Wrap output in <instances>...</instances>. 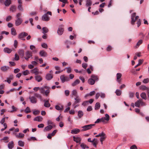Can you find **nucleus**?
<instances>
[{
    "mask_svg": "<svg viewBox=\"0 0 149 149\" xmlns=\"http://www.w3.org/2000/svg\"><path fill=\"white\" fill-rule=\"evenodd\" d=\"M146 104L145 102H143V100L140 99L135 102V106L137 107H139L140 105L141 106H145Z\"/></svg>",
    "mask_w": 149,
    "mask_h": 149,
    "instance_id": "f257e3e1",
    "label": "nucleus"
},
{
    "mask_svg": "<svg viewBox=\"0 0 149 149\" xmlns=\"http://www.w3.org/2000/svg\"><path fill=\"white\" fill-rule=\"evenodd\" d=\"M48 15H52V13L50 11H48L42 17V20L45 21H48L50 20V18Z\"/></svg>",
    "mask_w": 149,
    "mask_h": 149,
    "instance_id": "f03ea898",
    "label": "nucleus"
},
{
    "mask_svg": "<svg viewBox=\"0 0 149 149\" xmlns=\"http://www.w3.org/2000/svg\"><path fill=\"white\" fill-rule=\"evenodd\" d=\"M25 56L24 57L25 59L26 60H28L29 58L32 57V53L31 51H28L26 52Z\"/></svg>",
    "mask_w": 149,
    "mask_h": 149,
    "instance_id": "7ed1b4c3",
    "label": "nucleus"
},
{
    "mask_svg": "<svg viewBox=\"0 0 149 149\" xmlns=\"http://www.w3.org/2000/svg\"><path fill=\"white\" fill-rule=\"evenodd\" d=\"M53 72L52 70L49 71V73L46 74L45 78L47 80H51L53 77Z\"/></svg>",
    "mask_w": 149,
    "mask_h": 149,
    "instance_id": "20e7f679",
    "label": "nucleus"
},
{
    "mask_svg": "<svg viewBox=\"0 0 149 149\" xmlns=\"http://www.w3.org/2000/svg\"><path fill=\"white\" fill-rule=\"evenodd\" d=\"M95 125L94 124H90L85 125L82 127L83 129L82 130V131H85L91 129L93 126Z\"/></svg>",
    "mask_w": 149,
    "mask_h": 149,
    "instance_id": "39448f33",
    "label": "nucleus"
},
{
    "mask_svg": "<svg viewBox=\"0 0 149 149\" xmlns=\"http://www.w3.org/2000/svg\"><path fill=\"white\" fill-rule=\"evenodd\" d=\"M60 79L62 83L69 81V78L68 77L65 76L64 75H61L60 76Z\"/></svg>",
    "mask_w": 149,
    "mask_h": 149,
    "instance_id": "423d86ee",
    "label": "nucleus"
},
{
    "mask_svg": "<svg viewBox=\"0 0 149 149\" xmlns=\"http://www.w3.org/2000/svg\"><path fill=\"white\" fill-rule=\"evenodd\" d=\"M116 81L119 84H121V78L122 76V75L120 73H117L116 74Z\"/></svg>",
    "mask_w": 149,
    "mask_h": 149,
    "instance_id": "0eeeda50",
    "label": "nucleus"
},
{
    "mask_svg": "<svg viewBox=\"0 0 149 149\" xmlns=\"http://www.w3.org/2000/svg\"><path fill=\"white\" fill-rule=\"evenodd\" d=\"M101 120V122L104 123L105 122V120L107 121H108L109 120V116L107 114H106L105 115V117H102L100 118Z\"/></svg>",
    "mask_w": 149,
    "mask_h": 149,
    "instance_id": "6e6552de",
    "label": "nucleus"
},
{
    "mask_svg": "<svg viewBox=\"0 0 149 149\" xmlns=\"http://www.w3.org/2000/svg\"><path fill=\"white\" fill-rule=\"evenodd\" d=\"M29 99L31 102L33 104H36L37 102V99L35 96H30Z\"/></svg>",
    "mask_w": 149,
    "mask_h": 149,
    "instance_id": "1a4fd4ad",
    "label": "nucleus"
},
{
    "mask_svg": "<svg viewBox=\"0 0 149 149\" xmlns=\"http://www.w3.org/2000/svg\"><path fill=\"white\" fill-rule=\"evenodd\" d=\"M28 34L25 32H23L20 33L18 36V38L21 39H23L24 37L27 36Z\"/></svg>",
    "mask_w": 149,
    "mask_h": 149,
    "instance_id": "9d476101",
    "label": "nucleus"
},
{
    "mask_svg": "<svg viewBox=\"0 0 149 149\" xmlns=\"http://www.w3.org/2000/svg\"><path fill=\"white\" fill-rule=\"evenodd\" d=\"M136 15V13H134L132 14L131 15V24L132 25H134V24H135V20H134V18H135Z\"/></svg>",
    "mask_w": 149,
    "mask_h": 149,
    "instance_id": "9b49d317",
    "label": "nucleus"
},
{
    "mask_svg": "<svg viewBox=\"0 0 149 149\" xmlns=\"http://www.w3.org/2000/svg\"><path fill=\"white\" fill-rule=\"evenodd\" d=\"M22 18H18L15 20V24L16 26L19 25L22 22Z\"/></svg>",
    "mask_w": 149,
    "mask_h": 149,
    "instance_id": "f8f14e48",
    "label": "nucleus"
},
{
    "mask_svg": "<svg viewBox=\"0 0 149 149\" xmlns=\"http://www.w3.org/2000/svg\"><path fill=\"white\" fill-rule=\"evenodd\" d=\"M73 140L77 143H80L81 140V138L79 137H75L74 136L73 137Z\"/></svg>",
    "mask_w": 149,
    "mask_h": 149,
    "instance_id": "ddd939ff",
    "label": "nucleus"
},
{
    "mask_svg": "<svg viewBox=\"0 0 149 149\" xmlns=\"http://www.w3.org/2000/svg\"><path fill=\"white\" fill-rule=\"evenodd\" d=\"M14 144L13 141L9 142L8 144V148L9 149H12L14 147Z\"/></svg>",
    "mask_w": 149,
    "mask_h": 149,
    "instance_id": "4468645a",
    "label": "nucleus"
},
{
    "mask_svg": "<svg viewBox=\"0 0 149 149\" xmlns=\"http://www.w3.org/2000/svg\"><path fill=\"white\" fill-rule=\"evenodd\" d=\"M80 131V130L77 128L71 130V133L72 134H77Z\"/></svg>",
    "mask_w": 149,
    "mask_h": 149,
    "instance_id": "2eb2a0df",
    "label": "nucleus"
},
{
    "mask_svg": "<svg viewBox=\"0 0 149 149\" xmlns=\"http://www.w3.org/2000/svg\"><path fill=\"white\" fill-rule=\"evenodd\" d=\"M43 101L44 102V106L45 107H50V104L49 103L48 100H44Z\"/></svg>",
    "mask_w": 149,
    "mask_h": 149,
    "instance_id": "dca6fc26",
    "label": "nucleus"
},
{
    "mask_svg": "<svg viewBox=\"0 0 149 149\" xmlns=\"http://www.w3.org/2000/svg\"><path fill=\"white\" fill-rule=\"evenodd\" d=\"M48 88V87L47 86H44L43 88H40V93L43 95L44 94V93L45 91V89H47Z\"/></svg>",
    "mask_w": 149,
    "mask_h": 149,
    "instance_id": "f3484780",
    "label": "nucleus"
},
{
    "mask_svg": "<svg viewBox=\"0 0 149 149\" xmlns=\"http://www.w3.org/2000/svg\"><path fill=\"white\" fill-rule=\"evenodd\" d=\"M40 55L42 57H45L47 56V53L44 50L40 51L39 53Z\"/></svg>",
    "mask_w": 149,
    "mask_h": 149,
    "instance_id": "a211bd4d",
    "label": "nucleus"
},
{
    "mask_svg": "<svg viewBox=\"0 0 149 149\" xmlns=\"http://www.w3.org/2000/svg\"><path fill=\"white\" fill-rule=\"evenodd\" d=\"M43 118L41 116H38L35 117L33 119L34 121H37L38 122H41L42 121Z\"/></svg>",
    "mask_w": 149,
    "mask_h": 149,
    "instance_id": "6ab92c4d",
    "label": "nucleus"
},
{
    "mask_svg": "<svg viewBox=\"0 0 149 149\" xmlns=\"http://www.w3.org/2000/svg\"><path fill=\"white\" fill-rule=\"evenodd\" d=\"M80 81L79 79H77L73 82L72 83L71 85L72 86H75L76 85L79 84Z\"/></svg>",
    "mask_w": 149,
    "mask_h": 149,
    "instance_id": "aec40b11",
    "label": "nucleus"
},
{
    "mask_svg": "<svg viewBox=\"0 0 149 149\" xmlns=\"http://www.w3.org/2000/svg\"><path fill=\"white\" fill-rule=\"evenodd\" d=\"M75 101L74 102L73 105L79 103L81 101V99L79 98V96H77L74 98Z\"/></svg>",
    "mask_w": 149,
    "mask_h": 149,
    "instance_id": "412c9836",
    "label": "nucleus"
},
{
    "mask_svg": "<svg viewBox=\"0 0 149 149\" xmlns=\"http://www.w3.org/2000/svg\"><path fill=\"white\" fill-rule=\"evenodd\" d=\"M18 54L21 57H23L24 55V51L22 49H19L18 51Z\"/></svg>",
    "mask_w": 149,
    "mask_h": 149,
    "instance_id": "4be33fe9",
    "label": "nucleus"
},
{
    "mask_svg": "<svg viewBox=\"0 0 149 149\" xmlns=\"http://www.w3.org/2000/svg\"><path fill=\"white\" fill-rule=\"evenodd\" d=\"M53 128V125H49L45 127L44 129V131L45 132L50 130Z\"/></svg>",
    "mask_w": 149,
    "mask_h": 149,
    "instance_id": "5701e85b",
    "label": "nucleus"
},
{
    "mask_svg": "<svg viewBox=\"0 0 149 149\" xmlns=\"http://www.w3.org/2000/svg\"><path fill=\"white\" fill-rule=\"evenodd\" d=\"M140 89L143 91L146 90L147 91H149V88L144 85H142L140 87Z\"/></svg>",
    "mask_w": 149,
    "mask_h": 149,
    "instance_id": "b1692460",
    "label": "nucleus"
},
{
    "mask_svg": "<svg viewBox=\"0 0 149 149\" xmlns=\"http://www.w3.org/2000/svg\"><path fill=\"white\" fill-rule=\"evenodd\" d=\"M56 109L57 110H62L64 108V107L63 105H61V106L58 105H56L55 106V107Z\"/></svg>",
    "mask_w": 149,
    "mask_h": 149,
    "instance_id": "393cba45",
    "label": "nucleus"
},
{
    "mask_svg": "<svg viewBox=\"0 0 149 149\" xmlns=\"http://www.w3.org/2000/svg\"><path fill=\"white\" fill-rule=\"evenodd\" d=\"M71 95L72 96H75L76 97L78 96L77 90L75 89L73 90L72 92Z\"/></svg>",
    "mask_w": 149,
    "mask_h": 149,
    "instance_id": "a878e982",
    "label": "nucleus"
},
{
    "mask_svg": "<svg viewBox=\"0 0 149 149\" xmlns=\"http://www.w3.org/2000/svg\"><path fill=\"white\" fill-rule=\"evenodd\" d=\"M35 79L38 82H39L42 81V78L40 75H37L35 77Z\"/></svg>",
    "mask_w": 149,
    "mask_h": 149,
    "instance_id": "bb28decb",
    "label": "nucleus"
},
{
    "mask_svg": "<svg viewBox=\"0 0 149 149\" xmlns=\"http://www.w3.org/2000/svg\"><path fill=\"white\" fill-rule=\"evenodd\" d=\"M64 30L63 28H59L57 31V33L60 35H61L63 32Z\"/></svg>",
    "mask_w": 149,
    "mask_h": 149,
    "instance_id": "cd10ccee",
    "label": "nucleus"
},
{
    "mask_svg": "<svg viewBox=\"0 0 149 149\" xmlns=\"http://www.w3.org/2000/svg\"><path fill=\"white\" fill-rule=\"evenodd\" d=\"M141 97L143 99L146 100L147 99V96L146 93L144 92H142L140 94Z\"/></svg>",
    "mask_w": 149,
    "mask_h": 149,
    "instance_id": "c85d7f7f",
    "label": "nucleus"
},
{
    "mask_svg": "<svg viewBox=\"0 0 149 149\" xmlns=\"http://www.w3.org/2000/svg\"><path fill=\"white\" fill-rule=\"evenodd\" d=\"M12 50L8 48H5L3 49V51L5 52H6L8 53H10L12 52Z\"/></svg>",
    "mask_w": 149,
    "mask_h": 149,
    "instance_id": "c756f323",
    "label": "nucleus"
},
{
    "mask_svg": "<svg viewBox=\"0 0 149 149\" xmlns=\"http://www.w3.org/2000/svg\"><path fill=\"white\" fill-rule=\"evenodd\" d=\"M88 82L90 85H93L95 83V81L93 79L90 78L88 79Z\"/></svg>",
    "mask_w": 149,
    "mask_h": 149,
    "instance_id": "7c9ffc66",
    "label": "nucleus"
},
{
    "mask_svg": "<svg viewBox=\"0 0 149 149\" xmlns=\"http://www.w3.org/2000/svg\"><path fill=\"white\" fill-rule=\"evenodd\" d=\"M11 0H6L4 2V4L6 6H9L11 4Z\"/></svg>",
    "mask_w": 149,
    "mask_h": 149,
    "instance_id": "2f4dec72",
    "label": "nucleus"
},
{
    "mask_svg": "<svg viewBox=\"0 0 149 149\" xmlns=\"http://www.w3.org/2000/svg\"><path fill=\"white\" fill-rule=\"evenodd\" d=\"M10 11H11L13 12H15L16 10V6H12L10 8Z\"/></svg>",
    "mask_w": 149,
    "mask_h": 149,
    "instance_id": "473e14b6",
    "label": "nucleus"
},
{
    "mask_svg": "<svg viewBox=\"0 0 149 149\" xmlns=\"http://www.w3.org/2000/svg\"><path fill=\"white\" fill-rule=\"evenodd\" d=\"M91 78L93 79V80H94L95 82V81H97L98 80V77L94 74H93L91 75Z\"/></svg>",
    "mask_w": 149,
    "mask_h": 149,
    "instance_id": "72a5a7b5",
    "label": "nucleus"
},
{
    "mask_svg": "<svg viewBox=\"0 0 149 149\" xmlns=\"http://www.w3.org/2000/svg\"><path fill=\"white\" fill-rule=\"evenodd\" d=\"M115 93L117 95L119 96L121 95L122 91L121 90L117 89L115 91Z\"/></svg>",
    "mask_w": 149,
    "mask_h": 149,
    "instance_id": "f704fd0d",
    "label": "nucleus"
},
{
    "mask_svg": "<svg viewBox=\"0 0 149 149\" xmlns=\"http://www.w3.org/2000/svg\"><path fill=\"white\" fill-rule=\"evenodd\" d=\"M31 71L32 73L35 74L36 75L38 74V70L37 68H35L32 70Z\"/></svg>",
    "mask_w": 149,
    "mask_h": 149,
    "instance_id": "c9c22d12",
    "label": "nucleus"
},
{
    "mask_svg": "<svg viewBox=\"0 0 149 149\" xmlns=\"http://www.w3.org/2000/svg\"><path fill=\"white\" fill-rule=\"evenodd\" d=\"M84 115V113L81 111H79L78 112V116L79 118H81Z\"/></svg>",
    "mask_w": 149,
    "mask_h": 149,
    "instance_id": "e433bc0d",
    "label": "nucleus"
},
{
    "mask_svg": "<svg viewBox=\"0 0 149 149\" xmlns=\"http://www.w3.org/2000/svg\"><path fill=\"white\" fill-rule=\"evenodd\" d=\"M86 5L87 6H90L92 5V3L91 0H86Z\"/></svg>",
    "mask_w": 149,
    "mask_h": 149,
    "instance_id": "4c0bfd02",
    "label": "nucleus"
},
{
    "mask_svg": "<svg viewBox=\"0 0 149 149\" xmlns=\"http://www.w3.org/2000/svg\"><path fill=\"white\" fill-rule=\"evenodd\" d=\"M9 68L8 67L6 66H3L1 68V70L3 71H6Z\"/></svg>",
    "mask_w": 149,
    "mask_h": 149,
    "instance_id": "58836bf2",
    "label": "nucleus"
},
{
    "mask_svg": "<svg viewBox=\"0 0 149 149\" xmlns=\"http://www.w3.org/2000/svg\"><path fill=\"white\" fill-rule=\"evenodd\" d=\"M100 104L99 102H97L95 106V110H97L100 109Z\"/></svg>",
    "mask_w": 149,
    "mask_h": 149,
    "instance_id": "ea45409f",
    "label": "nucleus"
},
{
    "mask_svg": "<svg viewBox=\"0 0 149 149\" xmlns=\"http://www.w3.org/2000/svg\"><path fill=\"white\" fill-rule=\"evenodd\" d=\"M11 34L14 36H15L17 34L14 28H12L11 29Z\"/></svg>",
    "mask_w": 149,
    "mask_h": 149,
    "instance_id": "a19ab883",
    "label": "nucleus"
},
{
    "mask_svg": "<svg viewBox=\"0 0 149 149\" xmlns=\"http://www.w3.org/2000/svg\"><path fill=\"white\" fill-rule=\"evenodd\" d=\"M81 147L83 149H85L86 148H88L89 147L86 145L84 143H82L80 145Z\"/></svg>",
    "mask_w": 149,
    "mask_h": 149,
    "instance_id": "79ce46f5",
    "label": "nucleus"
},
{
    "mask_svg": "<svg viewBox=\"0 0 149 149\" xmlns=\"http://www.w3.org/2000/svg\"><path fill=\"white\" fill-rule=\"evenodd\" d=\"M105 135H106L103 132H102L101 133H100L98 135L95 136L96 137H101L102 136H105Z\"/></svg>",
    "mask_w": 149,
    "mask_h": 149,
    "instance_id": "37998d69",
    "label": "nucleus"
},
{
    "mask_svg": "<svg viewBox=\"0 0 149 149\" xmlns=\"http://www.w3.org/2000/svg\"><path fill=\"white\" fill-rule=\"evenodd\" d=\"M42 30L43 31L42 33H47L48 31V29L46 27H44L42 28Z\"/></svg>",
    "mask_w": 149,
    "mask_h": 149,
    "instance_id": "c03bdc74",
    "label": "nucleus"
},
{
    "mask_svg": "<svg viewBox=\"0 0 149 149\" xmlns=\"http://www.w3.org/2000/svg\"><path fill=\"white\" fill-rule=\"evenodd\" d=\"M143 42V40H139L138 42L137 43L136 48H137Z\"/></svg>",
    "mask_w": 149,
    "mask_h": 149,
    "instance_id": "a18cd8bd",
    "label": "nucleus"
},
{
    "mask_svg": "<svg viewBox=\"0 0 149 149\" xmlns=\"http://www.w3.org/2000/svg\"><path fill=\"white\" fill-rule=\"evenodd\" d=\"M18 145L21 147H23L24 145V142L22 141H19L18 142Z\"/></svg>",
    "mask_w": 149,
    "mask_h": 149,
    "instance_id": "49530a36",
    "label": "nucleus"
},
{
    "mask_svg": "<svg viewBox=\"0 0 149 149\" xmlns=\"http://www.w3.org/2000/svg\"><path fill=\"white\" fill-rule=\"evenodd\" d=\"M24 135L22 133H19L18 135H16V136L18 138H22L24 137Z\"/></svg>",
    "mask_w": 149,
    "mask_h": 149,
    "instance_id": "de8ad7c7",
    "label": "nucleus"
},
{
    "mask_svg": "<svg viewBox=\"0 0 149 149\" xmlns=\"http://www.w3.org/2000/svg\"><path fill=\"white\" fill-rule=\"evenodd\" d=\"M24 112L26 113H30L31 111H30V108L29 107H27L24 110Z\"/></svg>",
    "mask_w": 149,
    "mask_h": 149,
    "instance_id": "09e8293b",
    "label": "nucleus"
},
{
    "mask_svg": "<svg viewBox=\"0 0 149 149\" xmlns=\"http://www.w3.org/2000/svg\"><path fill=\"white\" fill-rule=\"evenodd\" d=\"M134 93L133 92L130 91L129 92V97L130 98H132L134 97Z\"/></svg>",
    "mask_w": 149,
    "mask_h": 149,
    "instance_id": "8fccbe9b",
    "label": "nucleus"
},
{
    "mask_svg": "<svg viewBox=\"0 0 149 149\" xmlns=\"http://www.w3.org/2000/svg\"><path fill=\"white\" fill-rule=\"evenodd\" d=\"M18 8L19 10L22 11H23V9L22 7V5L21 4H19L18 6Z\"/></svg>",
    "mask_w": 149,
    "mask_h": 149,
    "instance_id": "3c124183",
    "label": "nucleus"
},
{
    "mask_svg": "<svg viewBox=\"0 0 149 149\" xmlns=\"http://www.w3.org/2000/svg\"><path fill=\"white\" fill-rule=\"evenodd\" d=\"M64 70H66L67 73H70L71 72V68L70 67L65 68Z\"/></svg>",
    "mask_w": 149,
    "mask_h": 149,
    "instance_id": "603ef678",
    "label": "nucleus"
},
{
    "mask_svg": "<svg viewBox=\"0 0 149 149\" xmlns=\"http://www.w3.org/2000/svg\"><path fill=\"white\" fill-rule=\"evenodd\" d=\"M47 89L45 91V92L44 93V94L45 95L47 96L49 94V93H50V91L49 90V88Z\"/></svg>",
    "mask_w": 149,
    "mask_h": 149,
    "instance_id": "864d4df0",
    "label": "nucleus"
},
{
    "mask_svg": "<svg viewBox=\"0 0 149 149\" xmlns=\"http://www.w3.org/2000/svg\"><path fill=\"white\" fill-rule=\"evenodd\" d=\"M40 113V111L38 110H35L33 111V114L35 115L38 114Z\"/></svg>",
    "mask_w": 149,
    "mask_h": 149,
    "instance_id": "5fc2aeb1",
    "label": "nucleus"
},
{
    "mask_svg": "<svg viewBox=\"0 0 149 149\" xmlns=\"http://www.w3.org/2000/svg\"><path fill=\"white\" fill-rule=\"evenodd\" d=\"M12 108L13 110L10 111V112L12 113L14 111H17V108L15 107L14 106H12Z\"/></svg>",
    "mask_w": 149,
    "mask_h": 149,
    "instance_id": "6e6d98bb",
    "label": "nucleus"
},
{
    "mask_svg": "<svg viewBox=\"0 0 149 149\" xmlns=\"http://www.w3.org/2000/svg\"><path fill=\"white\" fill-rule=\"evenodd\" d=\"M8 137L7 136H5L2 139V140H5L6 141H5V143H8Z\"/></svg>",
    "mask_w": 149,
    "mask_h": 149,
    "instance_id": "4d7b16f0",
    "label": "nucleus"
},
{
    "mask_svg": "<svg viewBox=\"0 0 149 149\" xmlns=\"http://www.w3.org/2000/svg\"><path fill=\"white\" fill-rule=\"evenodd\" d=\"M149 81V79L148 78L145 79L143 81V83L146 84Z\"/></svg>",
    "mask_w": 149,
    "mask_h": 149,
    "instance_id": "13d9d810",
    "label": "nucleus"
},
{
    "mask_svg": "<svg viewBox=\"0 0 149 149\" xmlns=\"http://www.w3.org/2000/svg\"><path fill=\"white\" fill-rule=\"evenodd\" d=\"M12 17L11 16H9L6 19V21L7 22L10 21L12 19Z\"/></svg>",
    "mask_w": 149,
    "mask_h": 149,
    "instance_id": "bf43d9fd",
    "label": "nucleus"
},
{
    "mask_svg": "<svg viewBox=\"0 0 149 149\" xmlns=\"http://www.w3.org/2000/svg\"><path fill=\"white\" fill-rule=\"evenodd\" d=\"M42 47L44 48L47 49L48 47V46L47 44L43 43L42 45Z\"/></svg>",
    "mask_w": 149,
    "mask_h": 149,
    "instance_id": "052dcab7",
    "label": "nucleus"
},
{
    "mask_svg": "<svg viewBox=\"0 0 149 149\" xmlns=\"http://www.w3.org/2000/svg\"><path fill=\"white\" fill-rule=\"evenodd\" d=\"M136 23L137 24V27H139L141 24V20L140 19H138Z\"/></svg>",
    "mask_w": 149,
    "mask_h": 149,
    "instance_id": "680f3d73",
    "label": "nucleus"
},
{
    "mask_svg": "<svg viewBox=\"0 0 149 149\" xmlns=\"http://www.w3.org/2000/svg\"><path fill=\"white\" fill-rule=\"evenodd\" d=\"M19 56L17 54H15V59L16 61H18L19 59Z\"/></svg>",
    "mask_w": 149,
    "mask_h": 149,
    "instance_id": "e2e57ef3",
    "label": "nucleus"
},
{
    "mask_svg": "<svg viewBox=\"0 0 149 149\" xmlns=\"http://www.w3.org/2000/svg\"><path fill=\"white\" fill-rule=\"evenodd\" d=\"M100 93V96L102 98H104L105 97V95L104 93Z\"/></svg>",
    "mask_w": 149,
    "mask_h": 149,
    "instance_id": "0e129e2a",
    "label": "nucleus"
},
{
    "mask_svg": "<svg viewBox=\"0 0 149 149\" xmlns=\"http://www.w3.org/2000/svg\"><path fill=\"white\" fill-rule=\"evenodd\" d=\"M28 140L29 141H30L31 140H36V139L35 137H31L30 138L28 139Z\"/></svg>",
    "mask_w": 149,
    "mask_h": 149,
    "instance_id": "69168bd1",
    "label": "nucleus"
},
{
    "mask_svg": "<svg viewBox=\"0 0 149 149\" xmlns=\"http://www.w3.org/2000/svg\"><path fill=\"white\" fill-rule=\"evenodd\" d=\"M88 101H84L82 104V105L84 106H85L86 105H87L88 104Z\"/></svg>",
    "mask_w": 149,
    "mask_h": 149,
    "instance_id": "338daca9",
    "label": "nucleus"
},
{
    "mask_svg": "<svg viewBox=\"0 0 149 149\" xmlns=\"http://www.w3.org/2000/svg\"><path fill=\"white\" fill-rule=\"evenodd\" d=\"M130 149H137V147L135 145H134L130 147Z\"/></svg>",
    "mask_w": 149,
    "mask_h": 149,
    "instance_id": "774afa93",
    "label": "nucleus"
}]
</instances>
